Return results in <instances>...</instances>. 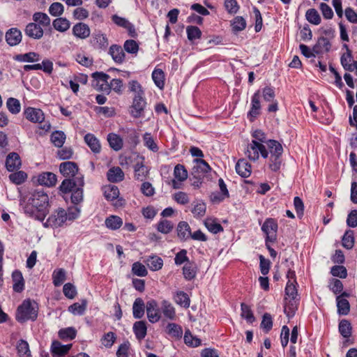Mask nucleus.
<instances>
[{"label":"nucleus","mask_w":357,"mask_h":357,"mask_svg":"<svg viewBox=\"0 0 357 357\" xmlns=\"http://www.w3.org/2000/svg\"><path fill=\"white\" fill-rule=\"evenodd\" d=\"M84 185V176H77L74 178L64 179L59 188L63 193L72 192L71 202L77 205L83 201V187Z\"/></svg>","instance_id":"obj_1"},{"label":"nucleus","mask_w":357,"mask_h":357,"mask_svg":"<svg viewBox=\"0 0 357 357\" xmlns=\"http://www.w3.org/2000/svg\"><path fill=\"white\" fill-rule=\"evenodd\" d=\"M38 308L35 301L30 299L24 300L18 306L15 319L20 323H24L29 320L35 321L38 317Z\"/></svg>","instance_id":"obj_2"},{"label":"nucleus","mask_w":357,"mask_h":357,"mask_svg":"<svg viewBox=\"0 0 357 357\" xmlns=\"http://www.w3.org/2000/svg\"><path fill=\"white\" fill-rule=\"evenodd\" d=\"M29 201H31V204H33L35 207L38 208V211H39L37 216L38 220L43 221L48 211V195L43 190H35L29 198Z\"/></svg>","instance_id":"obj_3"},{"label":"nucleus","mask_w":357,"mask_h":357,"mask_svg":"<svg viewBox=\"0 0 357 357\" xmlns=\"http://www.w3.org/2000/svg\"><path fill=\"white\" fill-rule=\"evenodd\" d=\"M245 153L250 160L253 161H256L259 159V153L264 158H268V152L266 146L256 140H252V142L248 145Z\"/></svg>","instance_id":"obj_4"},{"label":"nucleus","mask_w":357,"mask_h":357,"mask_svg":"<svg viewBox=\"0 0 357 357\" xmlns=\"http://www.w3.org/2000/svg\"><path fill=\"white\" fill-rule=\"evenodd\" d=\"M278 225L273 218H267L261 227L262 231L266 234L267 241L274 243L277 240V231Z\"/></svg>","instance_id":"obj_5"},{"label":"nucleus","mask_w":357,"mask_h":357,"mask_svg":"<svg viewBox=\"0 0 357 357\" xmlns=\"http://www.w3.org/2000/svg\"><path fill=\"white\" fill-rule=\"evenodd\" d=\"M66 211L63 208L56 210L52 214L44 223L45 227H61L67 220Z\"/></svg>","instance_id":"obj_6"},{"label":"nucleus","mask_w":357,"mask_h":357,"mask_svg":"<svg viewBox=\"0 0 357 357\" xmlns=\"http://www.w3.org/2000/svg\"><path fill=\"white\" fill-rule=\"evenodd\" d=\"M194 162H195V165L192 169L191 176L204 179L206 174L211 170V167L204 160L201 158L195 159Z\"/></svg>","instance_id":"obj_7"},{"label":"nucleus","mask_w":357,"mask_h":357,"mask_svg":"<svg viewBox=\"0 0 357 357\" xmlns=\"http://www.w3.org/2000/svg\"><path fill=\"white\" fill-rule=\"evenodd\" d=\"M146 102L145 99L142 97V93H138L135 96L131 106L130 114L134 118H139L142 116L144 109L146 107Z\"/></svg>","instance_id":"obj_8"},{"label":"nucleus","mask_w":357,"mask_h":357,"mask_svg":"<svg viewBox=\"0 0 357 357\" xmlns=\"http://www.w3.org/2000/svg\"><path fill=\"white\" fill-rule=\"evenodd\" d=\"M90 43L95 49L105 50L108 45V39L101 31H95L91 38Z\"/></svg>","instance_id":"obj_9"},{"label":"nucleus","mask_w":357,"mask_h":357,"mask_svg":"<svg viewBox=\"0 0 357 357\" xmlns=\"http://www.w3.org/2000/svg\"><path fill=\"white\" fill-rule=\"evenodd\" d=\"M73 35L79 39L85 40L91 35V29L84 22H77L72 28Z\"/></svg>","instance_id":"obj_10"},{"label":"nucleus","mask_w":357,"mask_h":357,"mask_svg":"<svg viewBox=\"0 0 357 357\" xmlns=\"http://www.w3.org/2000/svg\"><path fill=\"white\" fill-rule=\"evenodd\" d=\"M147 317L150 322L155 323L160 319V312L155 300H151L146 305Z\"/></svg>","instance_id":"obj_11"},{"label":"nucleus","mask_w":357,"mask_h":357,"mask_svg":"<svg viewBox=\"0 0 357 357\" xmlns=\"http://www.w3.org/2000/svg\"><path fill=\"white\" fill-rule=\"evenodd\" d=\"M110 77L104 73L96 72L93 73L92 86L95 89H107Z\"/></svg>","instance_id":"obj_12"},{"label":"nucleus","mask_w":357,"mask_h":357,"mask_svg":"<svg viewBox=\"0 0 357 357\" xmlns=\"http://www.w3.org/2000/svg\"><path fill=\"white\" fill-rule=\"evenodd\" d=\"M78 166L74 162H64L60 164L59 171L65 177H77Z\"/></svg>","instance_id":"obj_13"},{"label":"nucleus","mask_w":357,"mask_h":357,"mask_svg":"<svg viewBox=\"0 0 357 357\" xmlns=\"http://www.w3.org/2000/svg\"><path fill=\"white\" fill-rule=\"evenodd\" d=\"M24 116L26 119L33 123H43L45 119L43 112L40 109L28 107L24 110Z\"/></svg>","instance_id":"obj_14"},{"label":"nucleus","mask_w":357,"mask_h":357,"mask_svg":"<svg viewBox=\"0 0 357 357\" xmlns=\"http://www.w3.org/2000/svg\"><path fill=\"white\" fill-rule=\"evenodd\" d=\"M6 40L10 46L18 45L22 40V32L17 28H11L6 33Z\"/></svg>","instance_id":"obj_15"},{"label":"nucleus","mask_w":357,"mask_h":357,"mask_svg":"<svg viewBox=\"0 0 357 357\" xmlns=\"http://www.w3.org/2000/svg\"><path fill=\"white\" fill-rule=\"evenodd\" d=\"M25 33L33 39H40L43 37L44 31L42 27L34 22L29 23L25 28Z\"/></svg>","instance_id":"obj_16"},{"label":"nucleus","mask_w":357,"mask_h":357,"mask_svg":"<svg viewBox=\"0 0 357 357\" xmlns=\"http://www.w3.org/2000/svg\"><path fill=\"white\" fill-rule=\"evenodd\" d=\"M259 91L255 93L252 98V106L248 114L250 121H254L257 116L260 114V100Z\"/></svg>","instance_id":"obj_17"},{"label":"nucleus","mask_w":357,"mask_h":357,"mask_svg":"<svg viewBox=\"0 0 357 357\" xmlns=\"http://www.w3.org/2000/svg\"><path fill=\"white\" fill-rule=\"evenodd\" d=\"M21 165V159L17 153L13 152L8 155L6 160V167L8 171L13 172L19 169Z\"/></svg>","instance_id":"obj_18"},{"label":"nucleus","mask_w":357,"mask_h":357,"mask_svg":"<svg viewBox=\"0 0 357 357\" xmlns=\"http://www.w3.org/2000/svg\"><path fill=\"white\" fill-rule=\"evenodd\" d=\"M236 173L243 178H248L252 172L251 165L245 159H240L236 165Z\"/></svg>","instance_id":"obj_19"},{"label":"nucleus","mask_w":357,"mask_h":357,"mask_svg":"<svg viewBox=\"0 0 357 357\" xmlns=\"http://www.w3.org/2000/svg\"><path fill=\"white\" fill-rule=\"evenodd\" d=\"M72 344L63 345L59 341H53L51 346V351L53 356H63L70 349Z\"/></svg>","instance_id":"obj_20"},{"label":"nucleus","mask_w":357,"mask_h":357,"mask_svg":"<svg viewBox=\"0 0 357 357\" xmlns=\"http://www.w3.org/2000/svg\"><path fill=\"white\" fill-rule=\"evenodd\" d=\"M84 142L94 153H99L101 151V145L98 138L91 133L84 136Z\"/></svg>","instance_id":"obj_21"},{"label":"nucleus","mask_w":357,"mask_h":357,"mask_svg":"<svg viewBox=\"0 0 357 357\" xmlns=\"http://www.w3.org/2000/svg\"><path fill=\"white\" fill-rule=\"evenodd\" d=\"M38 182L42 185L54 186L56 183V176L52 172H43L38 176Z\"/></svg>","instance_id":"obj_22"},{"label":"nucleus","mask_w":357,"mask_h":357,"mask_svg":"<svg viewBox=\"0 0 357 357\" xmlns=\"http://www.w3.org/2000/svg\"><path fill=\"white\" fill-rule=\"evenodd\" d=\"M13 282V289L14 291L20 293L24 290V280L22 273L20 271H15L12 274Z\"/></svg>","instance_id":"obj_23"},{"label":"nucleus","mask_w":357,"mask_h":357,"mask_svg":"<svg viewBox=\"0 0 357 357\" xmlns=\"http://www.w3.org/2000/svg\"><path fill=\"white\" fill-rule=\"evenodd\" d=\"M331 48V43L329 40L324 37H320L317 43L312 47V51L316 54H320L324 52H327Z\"/></svg>","instance_id":"obj_24"},{"label":"nucleus","mask_w":357,"mask_h":357,"mask_svg":"<svg viewBox=\"0 0 357 357\" xmlns=\"http://www.w3.org/2000/svg\"><path fill=\"white\" fill-rule=\"evenodd\" d=\"M109 53L116 63H121L123 62L126 55L121 46L112 45L109 47Z\"/></svg>","instance_id":"obj_25"},{"label":"nucleus","mask_w":357,"mask_h":357,"mask_svg":"<svg viewBox=\"0 0 357 357\" xmlns=\"http://www.w3.org/2000/svg\"><path fill=\"white\" fill-rule=\"evenodd\" d=\"M107 177L110 182L117 183L123 180L124 173L119 167H114L108 170Z\"/></svg>","instance_id":"obj_26"},{"label":"nucleus","mask_w":357,"mask_h":357,"mask_svg":"<svg viewBox=\"0 0 357 357\" xmlns=\"http://www.w3.org/2000/svg\"><path fill=\"white\" fill-rule=\"evenodd\" d=\"M176 230L177 235L181 240L186 241L190 237L191 229L187 222H180L178 224Z\"/></svg>","instance_id":"obj_27"},{"label":"nucleus","mask_w":357,"mask_h":357,"mask_svg":"<svg viewBox=\"0 0 357 357\" xmlns=\"http://www.w3.org/2000/svg\"><path fill=\"white\" fill-rule=\"evenodd\" d=\"M107 139L109 146L113 150L118 151L122 149L123 144V139L119 135L112 132L108 134Z\"/></svg>","instance_id":"obj_28"},{"label":"nucleus","mask_w":357,"mask_h":357,"mask_svg":"<svg viewBox=\"0 0 357 357\" xmlns=\"http://www.w3.org/2000/svg\"><path fill=\"white\" fill-rule=\"evenodd\" d=\"M145 305L142 298H137L132 305V314L135 319H141L144 314Z\"/></svg>","instance_id":"obj_29"},{"label":"nucleus","mask_w":357,"mask_h":357,"mask_svg":"<svg viewBox=\"0 0 357 357\" xmlns=\"http://www.w3.org/2000/svg\"><path fill=\"white\" fill-rule=\"evenodd\" d=\"M161 310L164 316L170 320H174L176 318V312L172 303L166 300L161 303Z\"/></svg>","instance_id":"obj_30"},{"label":"nucleus","mask_w":357,"mask_h":357,"mask_svg":"<svg viewBox=\"0 0 357 357\" xmlns=\"http://www.w3.org/2000/svg\"><path fill=\"white\" fill-rule=\"evenodd\" d=\"M133 331L139 340H141L146 335L147 327L144 321H136L133 325Z\"/></svg>","instance_id":"obj_31"},{"label":"nucleus","mask_w":357,"mask_h":357,"mask_svg":"<svg viewBox=\"0 0 357 357\" xmlns=\"http://www.w3.org/2000/svg\"><path fill=\"white\" fill-rule=\"evenodd\" d=\"M135 179L142 181L148 176L149 169L142 162H137L134 167Z\"/></svg>","instance_id":"obj_32"},{"label":"nucleus","mask_w":357,"mask_h":357,"mask_svg":"<svg viewBox=\"0 0 357 357\" xmlns=\"http://www.w3.org/2000/svg\"><path fill=\"white\" fill-rule=\"evenodd\" d=\"M204 225L207 229L213 234H218L223 231L222 226L218 222L215 218H206L204 220Z\"/></svg>","instance_id":"obj_33"},{"label":"nucleus","mask_w":357,"mask_h":357,"mask_svg":"<svg viewBox=\"0 0 357 357\" xmlns=\"http://www.w3.org/2000/svg\"><path fill=\"white\" fill-rule=\"evenodd\" d=\"M53 27L59 32H65L70 27V22L65 17H58L52 22Z\"/></svg>","instance_id":"obj_34"},{"label":"nucleus","mask_w":357,"mask_h":357,"mask_svg":"<svg viewBox=\"0 0 357 357\" xmlns=\"http://www.w3.org/2000/svg\"><path fill=\"white\" fill-rule=\"evenodd\" d=\"M266 143L271 156H282L283 148L280 143L273 139H270Z\"/></svg>","instance_id":"obj_35"},{"label":"nucleus","mask_w":357,"mask_h":357,"mask_svg":"<svg viewBox=\"0 0 357 357\" xmlns=\"http://www.w3.org/2000/svg\"><path fill=\"white\" fill-rule=\"evenodd\" d=\"M144 261L147 266L153 271L161 269L163 266V260L158 256L149 257Z\"/></svg>","instance_id":"obj_36"},{"label":"nucleus","mask_w":357,"mask_h":357,"mask_svg":"<svg viewBox=\"0 0 357 357\" xmlns=\"http://www.w3.org/2000/svg\"><path fill=\"white\" fill-rule=\"evenodd\" d=\"M337 312L339 314L347 315L350 311V304L346 298L337 296L336 298Z\"/></svg>","instance_id":"obj_37"},{"label":"nucleus","mask_w":357,"mask_h":357,"mask_svg":"<svg viewBox=\"0 0 357 357\" xmlns=\"http://www.w3.org/2000/svg\"><path fill=\"white\" fill-rule=\"evenodd\" d=\"M119 195V190L117 186L109 185L104 188V196L108 201L116 199Z\"/></svg>","instance_id":"obj_38"},{"label":"nucleus","mask_w":357,"mask_h":357,"mask_svg":"<svg viewBox=\"0 0 357 357\" xmlns=\"http://www.w3.org/2000/svg\"><path fill=\"white\" fill-rule=\"evenodd\" d=\"M196 266L193 262L186 263L183 268V274L187 280H191L196 276Z\"/></svg>","instance_id":"obj_39"},{"label":"nucleus","mask_w":357,"mask_h":357,"mask_svg":"<svg viewBox=\"0 0 357 357\" xmlns=\"http://www.w3.org/2000/svg\"><path fill=\"white\" fill-rule=\"evenodd\" d=\"M341 64L346 70L352 71V68L356 61L353 60L351 50L343 54L340 59Z\"/></svg>","instance_id":"obj_40"},{"label":"nucleus","mask_w":357,"mask_h":357,"mask_svg":"<svg viewBox=\"0 0 357 357\" xmlns=\"http://www.w3.org/2000/svg\"><path fill=\"white\" fill-rule=\"evenodd\" d=\"M33 20L38 23L40 26H43L44 27L49 26L51 22L50 17L46 13L42 12L35 13L33 15Z\"/></svg>","instance_id":"obj_41"},{"label":"nucleus","mask_w":357,"mask_h":357,"mask_svg":"<svg viewBox=\"0 0 357 357\" xmlns=\"http://www.w3.org/2000/svg\"><path fill=\"white\" fill-rule=\"evenodd\" d=\"M15 60L21 62H36L38 61L40 55L36 52H30L23 54H17L15 57Z\"/></svg>","instance_id":"obj_42"},{"label":"nucleus","mask_w":357,"mask_h":357,"mask_svg":"<svg viewBox=\"0 0 357 357\" xmlns=\"http://www.w3.org/2000/svg\"><path fill=\"white\" fill-rule=\"evenodd\" d=\"M175 302L181 307L188 308L190 304L188 295L183 291H177L174 296Z\"/></svg>","instance_id":"obj_43"},{"label":"nucleus","mask_w":357,"mask_h":357,"mask_svg":"<svg viewBox=\"0 0 357 357\" xmlns=\"http://www.w3.org/2000/svg\"><path fill=\"white\" fill-rule=\"evenodd\" d=\"M66 138V137L65 133L61 130L54 131L51 135V142L55 146L59 148L63 146Z\"/></svg>","instance_id":"obj_44"},{"label":"nucleus","mask_w":357,"mask_h":357,"mask_svg":"<svg viewBox=\"0 0 357 357\" xmlns=\"http://www.w3.org/2000/svg\"><path fill=\"white\" fill-rule=\"evenodd\" d=\"M87 302L83 300L82 303H75L68 307V311L74 315H82L86 309Z\"/></svg>","instance_id":"obj_45"},{"label":"nucleus","mask_w":357,"mask_h":357,"mask_svg":"<svg viewBox=\"0 0 357 357\" xmlns=\"http://www.w3.org/2000/svg\"><path fill=\"white\" fill-rule=\"evenodd\" d=\"M122 224V219L116 215H111L105 220L107 227L113 230L120 228Z\"/></svg>","instance_id":"obj_46"},{"label":"nucleus","mask_w":357,"mask_h":357,"mask_svg":"<svg viewBox=\"0 0 357 357\" xmlns=\"http://www.w3.org/2000/svg\"><path fill=\"white\" fill-rule=\"evenodd\" d=\"M174 178L180 182H183L188 178V171L183 165L178 164L174 169Z\"/></svg>","instance_id":"obj_47"},{"label":"nucleus","mask_w":357,"mask_h":357,"mask_svg":"<svg viewBox=\"0 0 357 357\" xmlns=\"http://www.w3.org/2000/svg\"><path fill=\"white\" fill-rule=\"evenodd\" d=\"M17 350L20 357H29L31 356L29 344L24 340H20L17 342Z\"/></svg>","instance_id":"obj_48"},{"label":"nucleus","mask_w":357,"mask_h":357,"mask_svg":"<svg viewBox=\"0 0 357 357\" xmlns=\"http://www.w3.org/2000/svg\"><path fill=\"white\" fill-rule=\"evenodd\" d=\"M306 20L311 24L318 25L321 22V17L314 8L308 9L305 13Z\"/></svg>","instance_id":"obj_49"},{"label":"nucleus","mask_w":357,"mask_h":357,"mask_svg":"<svg viewBox=\"0 0 357 357\" xmlns=\"http://www.w3.org/2000/svg\"><path fill=\"white\" fill-rule=\"evenodd\" d=\"M152 78L155 85L162 89L164 87L165 74L161 69H155L152 73Z\"/></svg>","instance_id":"obj_50"},{"label":"nucleus","mask_w":357,"mask_h":357,"mask_svg":"<svg viewBox=\"0 0 357 357\" xmlns=\"http://www.w3.org/2000/svg\"><path fill=\"white\" fill-rule=\"evenodd\" d=\"M27 178V174L23 171H18L9 175L10 181L16 185L24 183Z\"/></svg>","instance_id":"obj_51"},{"label":"nucleus","mask_w":357,"mask_h":357,"mask_svg":"<svg viewBox=\"0 0 357 357\" xmlns=\"http://www.w3.org/2000/svg\"><path fill=\"white\" fill-rule=\"evenodd\" d=\"M241 317L247 320L249 323H252L255 321V318L253 314L252 311L251 310L250 306L246 305L244 303L241 304Z\"/></svg>","instance_id":"obj_52"},{"label":"nucleus","mask_w":357,"mask_h":357,"mask_svg":"<svg viewBox=\"0 0 357 357\" xmlns=\"http://www.w3.org/2000/svg\"><path fill=\"white\" fill-rule=\"evenodd\" d=\"M232 30L235 32L243 31L246 27L245 20L241 16H237L234 18L231 22Z\"/></svg>","instance_id":"obj_53"},{"label":"nucleus","mask_w":357,"mask_h":357,"mask_svg":"<svg viewBox=\"0 0 357 357\" xmlns=\"http://www.w3.org/2000/svg\"><path fill=\"white\" fill-rule=\"evenodd\" d=\"M77 334L76 330L73 327L61 329L59 331V337L62 340H73Z\"/></svg>","instance_id":"obj_54"},{"label":"nucleus","mask_w":357,"mask_h":357,"mask_svg":"<svg viewBox=\"0 0 357 357\" xmlns=\"http://www.w3.org/2000/svg\"><path fill=\"white\" fill-rule=\"evenodd\" d=\"M339 331L344 337H349L351 335V324L347 320H342L339 324Z\"/></svg>","instance_id":"obj_55"},{"label":"nucleus","mask_w":357,"mask_h":357,"mask_svg":"<svg viewBox=\"0 0 357 357\" xmlns=\"http://www.w3.org/2000/svg\"><path fill=\"white\" fill-rule=\"evenodd\" d=\"M52 278L54 284L56 287L60 286L66 280V271L63 268L54 271Z\"/></svg>","instance_id":"obj_56"},{"label":"nucleus","mask_w":357,"mask_h":357,"mask_svg":"<svg viewBox=\"0 0 357 357\" xmlns=\"http://www.w3.org/2000/svg\"><path fill=\"white\" fill-rule=\"evenodd\" d=\"M167 333L175 337H181L183 331L180 326L174 323L168 324L167 326Z\"/></svg>","instance_id":"obj_57"},{"label":"nucleus","mask_w":357,"mask_h":357,"mask_svg":"<svg viewBox=\"0 0 357 357\" xmlns=\"http://www.w3.org/2000/svg\"><path fill=\"white\" fill-rule=\"evenodd\" d=\"M7 107L8 110L14 114H16L20 112V101L14 98H10L8 99L7 102Z\"/></svg>","instance_id":"obj_58"},{"label":"nucleus","mask_w":357,"mask_h":357,"mask_svg":"<svg viewBox=\"0 0 357 357\" xmlns=\"http://www.w3.org/2000/svg\"><path fill=\"white\" fill-rule=\"evenodd\" d=\"M296 310L297 303L296 299H289L288 301H286L284 311L288 317H293Z\"/></svg>","instance_id":"obj_59"},{"label":"nucleus","mask_w":357,"mask_h":357,"mask_svg":"<svg viewBox=\"0 0 357 357\" xmlns=\"http://www.w3.org/2000/svg\"><path fill=\"white\" fill-rule=\"evenodd\" d=\"M295 284H296V282H293L290 280H288L287 283L285 293L289 299L294 300L298 295L297 289Z\"/></svg>","instance_id":"obj_60"},{"label":"nucleus","mask_w":357,"mask_h":357,"mask_svg":"<svg viewBox=\"0 0 357 357\" xmlns=\"http://www.w3.org/2000/svg\"><path fill=\"white\" fill-rule=\"evenodd\" d=\"M186 31L188 38L191 41L201 38L202 31L197 26H189L187 27Z\"/></svg>","instance_id":"obj_61"},{"label":"nucleus","mask_w":357,"mask_h":357,"mask_svg":"<svg viewBox=\"0 0 357 357\" xmlns=\"http://www.w3.org/2000/svg\"><path fill=\"white\" fill-rule=\"evenodd\" d=\"M342 246L347 249H351L354 244V238L351 231H347L344 234L342 239Z\"/></svg>","instance_id":"obj_62"},{"label":"nucleus","mask_w":357,"mask_h":357,"mask_svg":"<svg viewBox=\"0 0 357 357\" xmlns=\"http://www.w3.org/2000/svg\"><path fill=\"white\" fill-rule=\"evenodd\" d=\"M116 336L113 332H108L105 333L101 338L102 344L107 348H110L114 344Z\"/></svg>","instance_id":"obj_63"},{"label":"nucleus","mask_w":357,"mask_h":357,"mask_svg":"<svg viewBox=\"0 0 357 357\" xmlns=\"http://www.w3.org/2000/svg\"><path fill=\"white\" fill-rule=\"evenodd\" d=\"M132 271L134 275L139 277H145L148 274V271L142 264L140 262H135L132 266Z\"/></svg>","instance_id":"obj_64"}]
</instances>
